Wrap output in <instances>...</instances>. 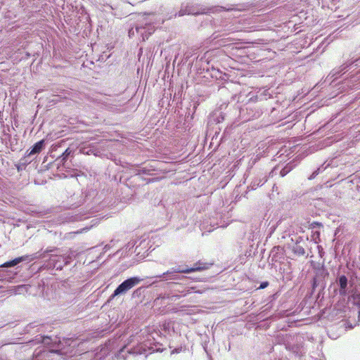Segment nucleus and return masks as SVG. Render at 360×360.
I'll list each match as a JSON object with an SVG mask.
<instances>
[{"instance_id": "1", "label": "nucleus", "mask_w": 360, "mask_h": 360, "mask_svg": "<svg viewBox=\"0 0 360 360\" xmlns=\"http://www.w3.org/2000/svg\"><path fill=\"white\" fill-rule=\"evenodd\" d=\"M141 281L142 279L138 277H131L125 280L120 285H119L118 287L115 290L112 295V297L117 296L120 294L125 293L127 291L131 289L136 285L139 284Z\"/></svg>"}, {"instance_id": "2", "label": "nucleus", "mask_w": 360, "mask_h": 360, "mask_svg": "<svg viewBox=\"0 0 360 360\" xmlns=\"http://www.w3.org/2000/svg\"><path fill=\"white\" fill-rule=\"evenodd\" d=\"M209 269V264L201 262H197L194 264L193 267L188 268L185 269H176L174 271L176 273L188 274L195 271H200Z\"/></svg>"}, {"instance_id": "3", "label": "nucleus", "mask_w": 360, "mask_h": 360, "mask_svg": "<svg viewBox=\"0 0 360 360\" xmlns=\"http://www.w3.org/2000/svg\"><path fill=\"white\" fill-rule=\"evenodd\" d=\"M347 278L342 275L339 278V283H340V293L342 295H346V288L347 286Z\"/></svg>"}, {"instance_id": "4", "label": "nucleus", "mask_w": 360, "mask_h": 360, "mask_svg": "<svg viewBox=\"0 0 360 360\" xmlns=\"http://www.w3.org/2000/svg\"><path fill=\"white\" fill-rule=\"evenodd\" d=\"M44 140H41L38 142H37L32 147V150H30V152L29 153V155H34L36 153H39L43 147H44Z\"/></svg>"}, {"instance_id": "5", "label": "nucleus", "mask_w": 360, "mask_h": 360, "mask_svg": "<svg viewBox=\"0 0 360 360\" xmlns=\"http://www.w3.org/2000/svg\"><path fill=\"white\" fill-rule=\"evenodd\" d=\"M26 257H17L11 261L6 262L1 264V267H11L17 265L18 264L20 263L21 262L24 261Z\"/></svg>"}, {"instance_id": "6", "label": "nucleus", "mask_w": 360, "mask_h": 360, "mask_svg": "<svg viewBox=\"0 0 360 360\" xmlns=\"http://www.w3.org/2000/svg\"><path fill=\"white\" fill-rule=\"evenodd\" d=\"M56 352H57V351H55V350H49V351L44 352L41 353V354L44 355L45 357L49 358L51 356V354L56 353Z\"/></svg>"}, {"instance_id": "7", "label": "nucleus", "mask_w": 360, "mask_h": 360, "mask_svg": "<svg viewBox=\"0 0 360 360\" xmlns=\"http://www.w3.org/2000/svg\"><path fill=\"white\" fill-rule=\"evenodd\" d=\"M154 31H155L154 27H151L150 29V32H148V34H146L145 36L143 35V33H141V34L143 36V40H145L146 39H148L149 35H150Z\"/></svg>"}, {"instance_id": "8", "label": "nucleus", "mask_w": 360, "mask_h": 360, "mask_svg": "<svg viewBox=\"0 0 360 360\" xmlns=\"http://www.w3.org/2000/svg\"><path fill=\"white\" fill-rule=\"evenodd\" d=\"M269 285V283L268 282H264V283H262L260 286H259V288L260 289H264L266 287H267Z\"/></svg>"}, {"instance_id": "9", "label": "nucleus", "mask_w": 360, "mask_h": 360, "mask_svg": "<svg viewBox=\"0 0 360 360\" xmlns=\"http://www.w3.org/2000/svg\"><path fill=\"white\" fill-rule=\"evenodd\" d=\"M142 29H146V27H143L142 25H136V30L137 32H139L141 31V30Z\"/></svg>"}, {"instance_id": "10", "label": "nucleus", "mask_w": 360, "mask_h": 360, "mask_svg": "<svg viewBox=\"0 0 360 360\" xmlns=\"http://www.w3.org/2000/svg\"><path fill=\"white\" fill-rule=\"evenodd\" d=\"M70 152L69 151V149L68 148V149H66V150H65V151L64 152L63 155L68 156V155H70Z\"/></svg>"}, {"instance_id": "11", "label": "nucleus", "mask_w": 360, "mask_h": 360, "mask_svg": "<svg viewBox=\"0 0 360 360\" xmlns=\"http://www.w3.org/2000/svg\"><path fill=\"white\" fill-rule=\"evenodd\" d=\"M185 14V13L183 11H179L177 13L178 16H183Z\"/></svg>"}, {"instance_id": "12", "label": "nucleus", "mask_w": 360, "mask_h": 360, "mask_svg": "<svg viewBox=\"0 0 360 360\" xmlns=\"http://www.w3.org/2000/svg\"><path fill=\"white\" fill-rule=\"evenodd\" d=\"M169 274V272L167 271L166 273H164L163 275H166V274Z\"/></svg>"}]
</instances>
